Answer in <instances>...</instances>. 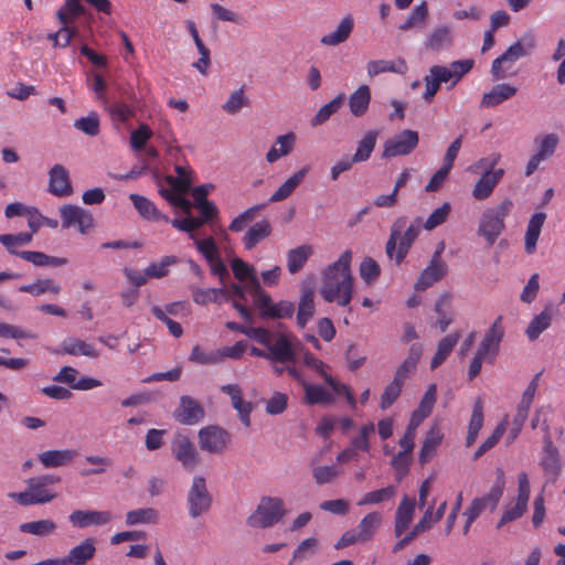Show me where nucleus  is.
I'll use <instances>...</instances> for the list:
<instances>
[{
	"label": "nucleus",
	"mask_w": 565,
	"mask_h": 565,
	"mask_svg": "<svg viewBox=\"0 0 565 565\" xmlns=\"http://www.w3.org/2000/svg\"><path fill=\"white\" fill-rule=\"evenodd\" d=\"M447 267L444 262L440 260V252H436L429 265L420 274L415 288L417 290H425L430 287L434 282L441 279L446 274Z\"/></svg>",
	"instance_id": "aec40b11"
},
{
	"label": "nucleus",
	"mask_w": 565,
	"mask_h": 565,
	"mask_svg": "<svg viewBox=\"0 0 565 565\" xmlns=\"http://www.w3.org/2000/svg\"><path fill=\"white\" fill-rule=\"evenodd\" d=\"M61 478L53 475H43L28 479L26 490L20 493H11L21 505L44 504L55 499L56 494L47 489L49 486L58 483Z\"/></svg>",
	"instance_id": "20e7f679"
},
{
	"label": "nucleus",
	"mask_w": 565,
	"mask_h": 565,
	"mask_svg": "<svg viewBox=\"0 0 565 565\" xmlns=\"http://www.w3.org/2000/svg\"><path fill=\"white\" fill-rule=\"evenodd\" d=\"M192 298L196 305L205 306L209 302L220 303L221 299H230V294L225 288H193Z\"/></svg>",
	"instance_id": "a19ab883"
},
{
	"label": "nucleus",
	"mask_w": 565,
	"mask_h": 565,
	"mask_svg": "<svg viewBox=\"0 0 565 565\" xmlns=\"http://www.w3.org/2000/svg\"><path fill=\"white\" fill-rule=\"evenodd\" d=\"M117 516L110 511L76 510L71 513L70 522L73 527L106 526Z\"/></svg>",
	"instance_id": "dca6fc26"
},
{
	"label": "nucleus",
	"mask_w": 565,
	"mask_h": 565,
	"mask_svg": "<svg viewBox=\"0 0 565 565\" xmlns=\"http://www.w3.org/2000/svg\"><path fill=\"white\" fill-rule=\"evenodd\" d=\"M95 545L92 540H86L82 544L73 547L68 555L64 557L66 565H84L95 554Z\"/></svg>",
	"instance_id": "c03bdc74"
},
{
	"label": "nucleus",
	"mask_w": 565,
	"mask_h": 565,
	"mask_svg": "<svg viewBox=\"0 0 565 565\" xmlns=\"http://www.w3.org/2000/svg\"><path fill=\"white\" fill-rule=\"evenodd\" d=\"M428 15V4L426 1H423L412 9L406 20L398 25V29L403 32H406L416 26H424L426 24Z\"/></svg>",
	"instance_id": "37998d69"
},
{
	"label": "nucleus",
	"mask_w": 565,
	"mask_h": 565,
	"mask_svg": "<svg viewBox=\"0 0 565 565\" xmlns=\"http://www.w3.org/2000/svg\"><path fill=\"white\" fill-rule=\"evenodd\" d=\"M345 96L340 94L328 104L323 105L311 119V126H320L324 124L333 114H335L343 105Z\"/></svg>",
	"instance_id": "5fc2aeb1"
},
{
	"label": "nucleus",
	"mask_w": 565,
	"mask_h": 565,
	"mask_svg": "<svg viewBox=\"0 0 565 565\" xmlns=\"http://www.w3.org/2000/svg\"><path fill=\"white\" fill-rule=\"evenodd\" d=\"M360 276L366 284H372L381 274L379 264L371 257H366L360 264Z\"/></svg>",
	"instance_id": "774afa93"
},
{
	"label": "nucleus",
	"mask_w": 565,
	"mask_h": 565,
	"mask_svg": "<svg viewBox=\"0 0 565 565\" xmlns=\"http://www.w3.org/2000/svg\"><path fill=\"white\" fill-rule=\"evenodd\" d=\"M204 417L203 407L193 397L182 396L174 418L183 425H195Z\"/></svg>",
	"instance_id": "f3484780"
},
{
	"label": "nucleus",
	"mask_w": 565,
	"mask_h": 565,
	"mask_svg": "<svg viewBox=\"0 0 565 565\" xmlns=\"http://www.w3.org/2000/svg\"><path fill=\"white\" fill-rule=\"evenodd\" d=\"M451 211V205L448 202H445L441 206L435 209L430 215L427 217L426 222H422V226L426 231H433L437 226L444 224Z\"/></svg>",
	"instance_id": "680f3d73"
},
{
	"label": "nucleus",
	"mask_w": 565,
	"mask_h": 565,
	"mask_svg": "<svg viewBox=\"0 0 565 565\" xmlns=\"http://www.w3.org/2000/svg\"><path fill=\"white\" fill-rule=\"evenodd\" d=\"M513 202L504 199L500 204L487 209L479 221L478 235L483 237L489 246H492L495 239L505 228L504 218L510 214Z\"/></svg>",
	"instance_id": "7ed1b4c3"
},
{
	"label": "nucleus",
	"mask_w": 565,
	"mask_h": 565,
	"mask_svg": "<svg viewBox=\"0 0 565 565\" xmlns=\"http://www.w3.org/2000/svg\"><path fill=\"white\" fill-rule=\"evenodd\" d=\"M296 136L294 132L278 136L274 146L266 153L268 163L276 162L279 158L288 156L295 147Z\"/></svg>",
	"instance_id": "473e14b6"
},
{
	"label": "nucleus",
	"mask_w": 565,
	"mask_h": 565,
	"mask_svg": "<svg viewBox=\"0 0 565 565\" xmlns=\"http://www.w3.org/2000/svg\"><path fill=\"white\" fill-rule=\"evenodd\" d=\"M285 502L279 497L264 495L259 499L256 510L247 519L250 527H274L286 516Z\"/></svg>",
	"instance_id": "39448f33"
},
{
	"label": "nucleus",
	"mask_w": 565,
	"mask_h": 565,
	"mask_svg": "<svg viewBox=\"0 0 565 565\" xmlns=\"http://www.w3.org/2000/svg\"><path fill=\"white\" fill-rule=\"evenodd\" d=\"M305 398L311 405H327L335 399V392L329 385L328 388L303 382Z\"/></svg>",
	"instance_id": "c85d7f7f"
},
{
	"label": "nucleus",
	"mask_w": 565,
	"mask_h": 565,
	"mask_svg": "<svg viewBox=\"0 0 565 565\" xmlns=\"http://www.w3.org/2000/svg\"><path fill=\"white\" fill-rule=\"evenodd\" d=\"M19 257L22 259L32 263L34 266L38 267H58V266H65L67 264L66 258L62 257H54L46 255L42 252H34V250H22L19 253Z\"/></svg>",
	"instance_id": "58836bf2"
},
{
	"label": "nucleus",
	"mask_w": 565,
	"mask_h": 565,
	"mask_svg": "<svg viewBox=\"0 0 565 565\" xmlns=\"http://www.w3.org/2000/svg\"><path fill=\"white\" fill-rule=\"evenodd\" d=\"M417 131L406 129L384 142L383 157L393 158L411 153L418 145Z\"/></svg>",
	"instance_id": "f8f14e48"
},
{
	"label": "nucleus",
	"mask_w": 565,
	"mask_h": 565,
	"mask_svg": "<svg viewBox=\"0 0 565 565\" xmlns=\"http://www.w3.org/2000/svg\"><path fill=\"white\" fill-rule=\"evenodd\" d=\"M497 160H494L490 169L487 170L482 177L477 181V183L473 186L472 195L477 200H484L487 199L495 188L497 183L500 181V179L503 177V169H498L495 171H492L493 166L495 164Z\"/></svg>",
	"instance_id": "4be33fe9"
},
{
	"label": "nucleus",
	"mask_w": 565,
	"mask_h": 565,
	"mask_svg": "<svg viewBox=\"0 0 565 565\" xmlns=\"http://www.w3.org/2000/svg\"><path fill=\"white\" fill-rule=\"evenodd\" d=\"M198 439L200 449L213 455L224 454L231 444L230 433L216 425L201 428L198 433Z\"/></svg>",
	"instance_id": "9d476101"
},
{
	"label": "nucleus",
	"mask_w": 565,
	"mask_h": 565,
	"mask_svg": "<svg viewBox=\"0 0 565 565\" xmlns=\"http://www.w3.org/2000/svg\"><path fill=\"white\" fill-rule=\"evenodd\" d=\"M422 355V348L419 345H412L408 352L407 358L403 361V363L397 367L394 379L401 382H405L408 374L414 372L416 365Z\"/></svg>",
	"instance_id": "8fccbe9b"
},
{
	"label": "nucleus",
	"mask_w": 565,
	"mask_h": 565,
	"mask_svg": "<svg viewBox=\"0 0 565 565\" xmlns=\"http://www.w3.org/2000/svg\"><path fill=\"white\" fill-rule=\"evenodd\" d=\"M396 494V488L394 486H387L385 488L367 492L360 504H377L384 501L393 499Z\"/></svg>",
	"instance_id": "69168bd1"
},
{
	"label": "nucleus",
	"mask_w": 565,
	"mask_h": 565,
	"mask_svg": "<svg viewBox=\"0 0 565 565\" xmlns=\"http://www.w3.org/2000/svg\"><path fill=\"white\" fill-rule=\"evenodd\" d=\"M212 499L206 489L205 479L196 476L188 494L189 512L192 518H196L205 512L211 505Z\"/></svg>",
	"instance_id": "2eb2a0df"
},
{
	"label": "nucleus",
	"mask_w": 565,
	"mask_h": 565,
	"mask_svg": "<svg viewBox=\"0 0 565 565\" xmlns=\"http://www.w3.org/2000/svg\"><path fill=\"white\" fill-rule=\"evenodd\" d=\"M313 248L311 245L303 244L287 253V268L290 274H296L302 269L306 262L312 255Z\"/></svg>",
	"instance_id": "c9c22d12"
},
{
	"label": "nucleus",
	"mask_w": 565,
	"mask_h": 565,
	"mask_svg": "<svg viewBox=\"0 0 565 565\" xmlns=\"http://www.w3.org/2000/svg\"><path fill=\"white\" fill-rule=\"evenodd\" d=\"M22 292H28L33 296H40L45 292H51L53 295H58L62 290V287L58 282H56L52 278L38 279L32 284L23 285L19 288Z\"/></svg>",
	"instance_id": "603ef678"
},
{
	"label": "nucleus",
	"mask_w": 565,
	"mask_h": 565,
	"mask_svg": "<svg viewBox=\"0 0 565 565\" xmlns=\"http://www.w3.org/2000/svg\"><path fill=\"white\" fill-rule=\"evenodd\" d=\"M249 100L245 95L243 87L233 90L228 99L223 104L222 108L230 115L239 113L244 107L248 106Z\"/></svg>",
	"instance_id": "bf43d9fd"
},
{
	"label": "nucleus",
	"mask_w": 565,
	"mask_h": 565,
	"mask_svg": "<svg viewBox=\"0 0 565 565\" xmlns=\"http://www.w3.org/2000/svg\"><path fill=\"white\" fill-rule=\"evenodd\" d=\"M56 353H64L76 356H87V358H97L98 352L95 347L90 343H87L81 339L68 338L63 341L61 350L56 351Z\"/></svg>",
	"instance_id": "7c9ffc66"
},
{
	"label": "nucleus",
	"mask_w": 565,
	"mask_h": 565,
	"mask_svg": "<svg viewBox=\"0 0 565 565\" xmlns=\"http://www.w3.org/2000/svg\"><path fill=\"white\" fill-rule=\"evenodd\" d=\"M497 480L490 491L479 498H475L470 507L463 512L466 518L465 530H468L472 522L486 510L493 511L502 498L505 487V476L501 468L495 469Z\"/></svg>",
	"instance_id": "423d86ee"
},
{
	"label": "nucleus",
	"mask_w": 565,
	"mask_h": 565,
	"mask_svg": "<svg viewBox=\"0 0 565 565\" xmlns=\"http://www.w3.org/2000/svg\"><path fill=\"white\" fill-rule=\"evenodd\" d=\"M483 425V405L482 401L478 398L475 402L470 423L468 426V433L466 437V446L470 447L477 439L478 434Z\"/></svg>",
	"instance_id": "de8ad7c7"
},
{
	"label": "nucleus",
	"mask_w": 565,
	"mask_h": 565,
	"mask_svg": "<svg viewBox=\"0 0 565 565\" xmlns=\"http://www.w3.org/2000/svg\"><path fill=\"white\" fill-rule=\"evenodd\" d=\"M298 343L297 337L290 331H270L264 347L268 349L271 362L287 363L296 360Z\"/></svg>",
	"instance_id": "0eeeda50"
},
{
	"label": "nucleus",
	"mask_w": 565,
	"mask_h": 565,
	"mask_svg": "<svg viewBox=\"0 0 565 565\" xmlns=\"http://www.w3.org/2000/svg\"><path fill=\"white\" fill-rule=\"evenodd\" d=\"M49 191L58 198L73 193L70 174L64 166L54 164L49 171Z\"/></svg>",
	"instance_id": "a211bd4d"
},
{
	"label": "nucleus",
	"mask_w": 565,
	"mask_h": 565,
	"mask_svg": "<svg viewBox=\"0 0 565 565\" xmlns=\"http://www.w3.org/2000/svg\"><path fill=\"white\" fill-rule=\"evenodd\" d=\"M173 457L188 470H194L201 462V457L189 437L177 434L171 441Z\"/></svg>",
	"instance_id": "9b49d317"
},
{
	"label": "nucleus",
	"mask_w": 565,
	"mask_h": 565,
	"mask_svg": "<svg viewBox=\"0 0 565 565\" xmlns=\"http://www.w3.org/2000/svg\"><path fill=\"white\" fill-rule=\"evenodd\" d=\"M545 218L546 215L544 213H535L530 218L525 233V252L527 254H532L535 250Z\"/></svg>",
	"instance_id": "4c0bfd02"
},
{
	"label": "nucleus",
	"mask_w": 565,
	"mask_h": 565,
	"mask_svg": "<svg viewBox=\"0 0 565 565\" xmlns=\"http://www.w3.org/2000/svg\"><path fill=\"white\" fill-rule=\"evenodd\" d=\"M406 68L404 60H398L397 63L385 60H372L366 63V74L371 78L386 72L403 74Z\"/></svg>",
	"instance_id": "f704fd0d"
},
{
	"label": "nucleus",
	"mask_w": 565,
	"mask_h": 565,
	"mask_svg": "<svg viewBox=\"0 0 565 565\" xmlns=\"http://www.w3.org/2000/svg\"><path fill=\"white\" fill-rule=\"evenodd\" d=\"M451 297L448 294L441 295L435 303V312L438 315L435 326L441 331H446L452 322L450 313Z\"/></svg>",
	"instance_id": "49530a36"
},
{
	"label": "nucleus",
	"mask_w": 565,
	"mask_h": 565,
	"mask_svg": "<svg viewBox=\"0 0 565 565\" xmlns=\"http://www.w3.org/2000/svg\"><path fill=\"white\" fill-rule=\"evenodd\" d=\"M129 199L131 200L135 209L142 217L152 221H169L168 216L161 214L148 198L140 194L131 193L129 195Z\"/></svg>",
	"instance_id": "72a5a7b5"
},
{
	"label": "nucleus",
	"mask_w": 565,
	"mask_h": 565,
	"mask_svg": "<svg viewBox=\"0 0 565 565\" xmlns=\"http://www.w3.org/2000/svg\"><path fill=\"white\" fill-rule=\"evenodd\" d=\"M518 483V497L513 502L504 505L502 515L498 522V527L510 525V523L520 519L526 511L531 488L525 472L522 471L519 473Z\"/></svg>",
	"instance_id": "1a4fd4ad"
},
{
	"label": "nucleus",
	"mask_w": 565,
	"mask_h": 565,
	"mask_svg": "<svg viewBox=\"0 0 565 565\" xmlns=\"http://www.w3.org/2000/svg\"><path fill=\"white\" fill-rule=\"evenodd\" d=\"M159 513L152 508H142L131 510L126 514V525H156L158 523Z\"/></svg>",
	"instance_id": "ea45409f"
},
{
	"label": "nucleus",
	"mask_w": 565,
	"mask_h": 565,
	"mask_svg": "<svg viewBox=\"0 0 565 565\" xmlns=\"http://www.w3.org/2000/svg\"><path fill=\"white\" fill-rule=\"evenodd\" d=\"M443 439V434L437 427H433L426 435L419 451V462L425 465L434 455Z\"/></svg>",
	"instance_id": "79ce46f5"
},
{
	"label": "nucleus",
	"mask_w": 565,
	"mask_h": 565,
	"mask_svg": "<svg viewBox=\"0 0 565 565\" xmlns=\"http://www.w3.org/2000/svg\"><path fill=\"white\" fill-rule=\"evenodd\" d=\"M416 500L405 495L396 509L395 513V530H407L409 526L414 513H415Z\"/></svg>",
	"instance_id": "e433bc0d"
},
{
	"label": "nucleus",
	"mask_w": 565,
	"mask_h": 565,
	"mask_svg": "<svg viewBox=\"0 0 565 565\" xmlns=\"http://www.w3.org/2000/svg\"><path fill=\"white\" fill-rule=\"evenodd\" d=\"M405 216L397 217L390 231V237L385 245L386 256L391 260H395L397 265L402 264L408 254L413 243L419 235L422 218H415L408 226Z\"/></svg>",
	"instance_id": "f03ea898"
},
{
	"label": "nucleus",
	"mask_w": 565,
	"mask_h": 565,
	"mask_svg": "<svg viewBox=\"0 0 565 565\" xmlns=\"http://www.w3.org/2000/svg\"><path fill=\"white\" fill-rule=\"evenodd\" d=\"M552 321V315L548 310L542 311L530 322L525 333L530 340H536L545 331Z\"/></svg>",
	"instance_id": "13d9d810"
},
{
	"label": "nucleus",
	"mask_w": 565,
	"mask_h": 565,
	"mask_svg": "<svg viewBox=\"0 0 565 565\" xmlns=\"http://www.w3.org/2000/svg\"><path fill=\"white\" fill-rule=\"evenodd\" d=\"M507 420H503L501 422L497 427L495 429L493 430V433L479 446V448L477 449V451L475 452L473 455V460H477L479 459L481 456H483L488 450H490L494 445H497V443L499 441V439L502 437V435L505 433L507 430Z\"/></svg>",
	"instance_id": "0e129e2a"
},
{
	"label": "nucleus",
	"mask_w": 565,
	"mask_h": 565,
	"mask_svg": "<svg viewBox=\"0 0 565 565\" xmlns=\"http://www.w3.org/2000/svg\"><path fill=\"white\" fill-rule=\"evenodd\" d=\"M451 29L447 25H440L430 31L425 40V47L433 52H439L451 46Z\"/></svg>",
	"instance_id": "cd10ccee"
},
{
	"label": "nucleus",
	"mask_w": 565,
	"mask_h": 565,
	"mask_svg": "<svg viewBox=\"0 0 565 565\" xmlns=\"http://www.w3.org/2000/svg\"><path fill=\"white\" fill-rule=\"evenodd\" d=\"M63 228L77 226L82 234H86L94 226L92 214L81 206L66 204L60 207Z\"/></svg>",
	"instance_id": "4468645a"
},
{
	"label": "nucleus",
	"mask_w": 565,
	"mask_h": 565,
	"mask_svg": "<svg viewBox=\"0 0 565 565\" xmlns=\"http://www.w3.org/2000/svg\"><path fill=\"white\" fill-rule=\"evenodd\" d=\"M370 102H371L370 87L365 84L359 86L349 96V107H350L351 114L354 117L363 116L369 109Z\"/></svg>",
	"instance_id": "2f4dec72"
},
{
	"label": "nucleus",
	"mask_w": 565,
	"mask_h": 565,
	"mask_svg": "<svg viewBox=\"0 0 565 565\" xmlns=\"http://www.w3.org/2000/svg\"><path fill=\"white\" fill-rule=\"evenodd\" d=\"M221 392L230 396L232 406L238 413L241 422L245 427H249L253 405L250 402L243 399L239 386L237 384H226L221 387Z\"/></svg>",
	"instance_id": "6ab92c4d"
},
{
	"label": "nucleus",
	"mask_w": 565,
	"mask_h": 565,
	"mask_svg": "<svg viewBox=\"0 0 565 565\" xmlns=\"http://www.w3.org/2000/svg\"><path fill=\"white\" fill-rule=\"evenodd\" d=\"M309 171V167H303L298 170L291 177H289L269 198V202H280L289 198L292 192L302 183L307 173Z\"/></svg>",
	"instance_id": "bb28decb"
},
{
	"label": "nucleus",
	"mask_w": 565,
	"mask_h": 565,
	"mask_svg": "<svg viewBox=\"0 0 565 565\" xmlns=\"http://www.w3.org/2000/svg\"><path fill=\"white\" fill-rule=\"evenodd\" d=\"M74 127L85 135L95 137L99 134V119L95 113H90L86 117H82L74 121Z\"/></svg>",
	"instance_id": "338daca9"
},
{
	"label": "nucleus",
	"mask_w": 565,
	"mask_h": 565,
	"mask_svg": "<svg viewBox=\"0 0 565 565\" xmlns=\"http://www.w3.org/2000/svg\"><path fill=\"white\" fill-rule=\"evenodd\" d=\"M460 334L458 332L454 334H449L443 338L437 345V351L431 359L430 367L436 369L439 366L449 355V353L454 350L455 345L459 340Z\"/></svg>",
	"instance_id": "864d4df0"
},
{
	"label": "nucleus",
	"mask_w": 565,
	"mask_h": 565,
	"mask_svg": "<svg viewBox=\"0 0 565 565\" xmlns=\"http://www.w3.org/2000/svg\"><path fill=\"white\" fill-rule=\"evenodd\" d=\"M185 25L191 34L193 42L200 53V58L192 64L194 68H196L202 75L207 74V68L211 65V58H210V50L205 46L203 41L201 40L199 35V31L196 29V25L194 21L192 20H185Z\"/></svg>",
	"instance_id": "b1692460"
},
{
	"label": "nucleus",
	"mask_w": 565,
	"mask_h": 565,
	"mask_svg": "<svg viewBox=\"0 0 565 565\" xmlns=\"http://www.w3.org/2000/svg\"><path fill=\"white\" fill-rule=\"evenodd\" d=\"M32 241V234L18 233V234H1L0 243L7 248V250L15 256H19L17 247L28 245Z\"/></svg>",
	"instance_id": "4d7b16f0"
},
{
	"label": "nucleus",
	"mask_w": 565,
	"mask_h": 565,
	"mask_svg": "<svg viewBox=\"0 0 565 565\" xmlns=\"http://www.w3.org/2000/svg\"><path fill=\"white\" fill-rule=\"evenodd\" d=\"M352 253L343 252L322 271L320 295L327 302L349 306L353 297L354 278L351 270Z\"/></svg>",
	"instance_id": "f257e3e1"
},
{
	"label": "nucleus",
	"mask_w": 565,
	"mask_h": 565,
	"mask_svg": "<svg viewBox=\"0 0 565 565\" xmlns=\"http://www.w3.org/2000/svg\"><path fill=\"white\" fill-rule=\"evenodd\" d=\"M544 430L546 431L544 437L543 456L540 461V466L546 478V482H555L562 470V462L558 454V449L554 446L552 438L548 434V426L544 422Z\"/></svg>",
	"instance_id": "ddd939ff"
},
{
	"label": "nucleus",
	"mask_w": 565,
	"mask_h": 565,
	"mask_svg": "<svg viewBox=\"0 0 565 565\" xmlns=\"http://www.w3.org/2000/svg\"><path fill=\"white\" fill-rule=\"evenodd\" d=\"M57 19L63 24V26L57 32L50 33L47 39L53 42L55 47H65L70 44L72 36L75 34V30H71L68 28L67 24L70 23V19L62 9L57 11Z\"/></svg>",
	"instance_id": "a18cd8bd"
},
{
	"label": "nucleus",
	"mask_w": 565,
	"mask_h": 565,
	"mask_svg": "<svg viewBox=\"0 0 565 565\" xmlns=\"http://www.w3.org/2000/svg\"><path fill=\"white\" fill-rule=\"evenodd\" d=\"M516 92L518 88L509 83L497 84L489 92L482 95L480 107L493 108L512 98Z\"/></svg>",
	"instance_id": "5701e85b"
},
{
	"label": "nucleus",
	"mask_w": 565,
	"mask_h": 565,
	"mask_svg": "<svg viewBox=\"0 0 565 565\" xmlns=\"http://www.w3.org/2000/svg\"><path fill=\"white\" fill-rule=\"evenodd\" d=\"M403 386V382L393 379V381L385 386L384 392L381 395L380 407L382 409L391 407L401 395Z\"/></svg>",
	"instance_id": "e2e57ef3"
},
{
	"label": "nucleus",
	"mask_w": 565,
	"mask_h": 565,
	"mask_svg": "<svg viewBox=\"0 0 565 565\" xmlns=\"http://www.w3.org/2000/svg\"><path fill=\"white\" fill-rule=\"evenodd\" d=\"M377 132L374 130L367 131L363 138L359 141L355 153L352 158L355 162H364L373 152L376 145Z\"/></svg>",
	"instance_id": "6e6d98bb"
},
{
	"label": "nucleus",
	"mask_w": 565,
	"mask_h": 565,
	"mask_svg": "<svg viewBox=\"0 0 565 565\" xmlns=\"http://www.w3.org/2000/svg\"><path fill=\"white\" fill-rule=\"evenodd\" d=\"M503 334L504 331L501 326V318L499 317L487 331L477 351L486 358L493 359L499 352Z\"/></svg>",
	"instance_id": "412c9836"
},
{
	"label": "nucleus",
	"mask_w": 565,
	"mask_h": 565,
	"mask_svg": "<svg viewBox=\"0 0 565 565\" xmlns=\"http://www.w3.org/2000/svg\"><path fill=\"white\" fill-rule=\"evenodd\" d=\"M534 47L535 40L532 34L523 35L520 41L509 46L502 55L492 62L491 73L494 78H504L507 76L504 65L508 64L511 66L519 58L529 55Z\"/></svg>",
	"instance_id": "6e6552de"
},
{
	"label": "nucleus",
	"mask_w": 565,
	"mask_h": 565,
	"mask_svg": "<svg viewBox=\"0 0 565 565\" xmlns=\"http://www.w3.org/2000/svg\"><path fill=\"white\" fill-rule=\"evenodd\" d=\"M318 548L319 542L316 537L311 536L303 540L295 550L290 564L311 558L318 552Z\"/></svg>",
	"instance_id": "052dcab7"
},
{
	"label": "nucleus",
	"mask_w": 565,
	"mask_h": 565,
	"mask_svg": "<svg viewBox=\"0 0 565 565\" xmlns=\"http://www.w3.org/2000/svg\"><path fill=\"white\" fill-rule=\"evenodd\" d=\"M174 170L177 172V177L167 175L166 181L169 185H171V191H175L179 193H186L191 190V170L182 167L175 166Z\"/></svg>",
	"instance_id": "3c124183"
},
{
	"label": "nucleus",
	"mask_w": 565,
	"mask_h": 565,
	"mask_svg": "<svg viewBox=\"0 0 565 565\" xmlns=\"http://www.w3.org/2000/svg\"><path fill=\"white\" fill-rule=\"evenodd\" d=\"M271 226L268 221L263 220L255 223L245 234L243 241L246 249L254 248L262 239L268 237Z\"/></svg>",
	"instance_id": "09e8293b"
},
{
	"label": "nucleus",
	"mask_w": 565,
	"mask_h": 565,
	"mask_svg": "<svg viewBox=\"0 0 565 565\" xmlns=\"http://www.w3.org/2000/svg\"><path fill=\"white\" fill-rule=\"evenodd\" d=\"M76 456L74 449H53L39 454V460L44 468H58L71 463Z\"/></svg>",
	"instance_id": "393cba45"
},
{
	"label": "nucleus",
	"mask_w": 565,
	"mask_h": 565,
	"mask_svg": "<svg viewBox=\"0 0 565 565\" xmlns=\"http://www.w3.org/2000/svg\"><path fill=\"white\" fill-rule=\"evenodd\" d=\"M354 20L351 15H345L337 25L335 30L324 34L320 42L327 46H335L345 42L352 33Z\"/></svg>",
	"instance_id": "a878e982"
},
{
	"label": "nucleus",
	"mask_w": 565,
	"mask_h": 565,
	"mask_svg": "<svg viewBox=\"0 0 565 565\" xmlns=\"http://www.w3.org/2000/svg\"><path fill=\"white\" fill-rule=\"evenodd\" d=\"M315 315V292L311 287H303L298 303L297 324L305 328Z\"/></svg>",
	"instance_id": "c756f323"
}]
</instances>
